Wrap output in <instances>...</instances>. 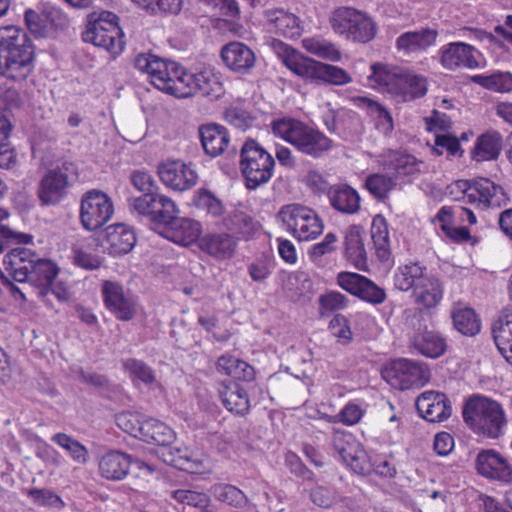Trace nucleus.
Here are the masks:
<instances>
[{"mask_svg": "<svg viewBox=\"0 0 512 512\" xmlns=\"http://www.w3.org/2000/svg\"><path fill=\"white\" fill-rule=\"evenodd\" d=\"M194 83L195 94L200 93L203 96L217 99L224 93L219 77L210 69L195 73Z\"/></svg>", "mask_w": 512, "mask_h": 512, "instance_id": "09e8293b", "label": "nucleus"}, {"mask_svg": "<svg viewBox=\"0 0 512 512\" xmlns=\"http://www.w3.org/2000/svg\"><path fill=\"white\" fill-rule=\"evenodd\" d=\"M236 242L228 234H208L201 238L200 248L216 258L232 256Z\"/></svg>", "mask_w": 512, "mask_h": 512, "instance_id": "79ce46f5", "label": "nucleus"}, {"mask_svg": "<svg viewBox=\"0 0 512 512\" xmlns=\"http://www.w3.org/2000/svg\"><path fill=\"white\" fill-rule=\"evenodd\" d=\"M400 185L390 173H374L365 180V187L378 200L388 198L390 192Z\"/></svg>", "mask_w": 512, "mask_h": 512, "instance_id": "8fccbe9b", "label": "nucleus"}, {"mask_svg": "<svg viewBox=\"0 0 512 512\" xmlns=\"http://www.w3.org/2000/svg\"><path fill=\"white\" fill-rule=\"evenodd\" d=\"M147 417L134 412H121L116 415V423L120 429L124 432L141 438L142 427H144V421Z\"/></svg>", "mask_w": 512, "mask_h": 512, "instance_id": "4d7b16f0", "label": "nucleus"}, {"mask_svg": "<svg viewBox=\"0 0 512 512\" xmlns=\"http://www.w3.org/2000/svg\"><path fill=\"white\" fill-rule=\"evenodd\" d=\"M302 46L310 54L331 62H339L342 58L340 50L332 42L321 37L304 38Z\"/></svg>", "mask_w": 512, "mask_h": 512, "instance_id": "de8ad7c7", "label": "nucleus"}, {"mask_svg": "<svg viewBox=\"0 0 512 512\" xmlns=\"http://www.w3.org/2000/svg\"><path fill=\"white\" fill-rule=\"evenodd\" d=\"M330 445L339 459L357 474L369 472L370 465L366 461V453L352 433L334 428Z\"/></svg>", "mask_w": 512, "mask_h": 512, "instance_id": "2eb2a0df", "label": "nucleus"}, {"mask_svg": "<svg viewBox=\"0 0 512 512\" xmlns=\"http://www.w3.org/2000/svg\"><path fill=\"white\" fill-rule=\"evenodd\" d=\"M363 410L362 408L353 403L349 402L346 404L338 414L333 415L329 418L330 423H338L341 422L347 426H353L360 422L361 418L363 417Z\"/></svg>", "mask_w": 512, "mask_h": 512, "instance_id": "e2e57ef3", "label": "nucleus"}, {"mask_svg": "<svg viewBox=\"0 0 512 512\" xmlns=\"http://www.w3.org/2000/svg\"><path fill=\"white\" fill-rule=\"evenodd\" d=\"M316 82L341 86L352 82V78L346 70L338 66L320 62Z\"/></svg>", "mask_w": 512, "mask_h": 512, "instance_id": "5fc2aeb1", "label": "nucleus"}, {"mask_svg": "<svg viewBox=\"0 0 512 512\" xmlns=\"http://www.w3.org/2000/svg\"><path fill=\"white\" fill-rule=\"evenodd\" d=\"M129 207L133 214L164 226L179 214L176 203L158 191L130 199Z\"/></svg>", "mask_w": 512, "mask_h": 512, "instance_id": "9b49d317", "label": "nucleus"}, {"mask_svg": "<svg viewBox=\"0 0 512 512\" xmlns=\"http://www.w3.org/2000/svg\"><path fill=\"white\" fill-rule=\"evenodd\" d=\"M337 284L345 291L372 304H381L386 299L384 289L367 277L353 272H340Z\"/></svg>", "mask_w": 512, "mask_h": 512, "instance_id": "f3484780", "label": "nucleus"}, {"mask_svg": "<svg viewBox=\"0 0 512 512\" xmlns=\"http://www.w3.org/2000/svg\"><path fill=\"white\" fill-rule=\"evenodd\" d=\"M240 167L248 189L267 183L275 167L274 158L258 142L247 140L240 151Z\"/></svg>", "mask_w": 512, "mask_h": 512, "instance_id": "9d476101", "label": "nucleus"}, {"mask_svg": "<svg viewBox=\"0 0 512 512\" xmlns=\"http://www.w3.org/2000/svg\"><path fill=\"white\" fill-rule=\"evenodd\" d=\"M134 63L140 72L150 77L157 89L178 98L195 94V73L187 72L177 63L166 62L152 54H140Z\"/></svg>", "mask_w": 512, "mask_h": 512, "instance_id": "f03ea898", "label": "nucleus"}, {"mask_svg": "<svg viewBox=\"0 0 512 512\" xmlns=\"http://www.w3.org/2000/svg\"><path fill=\"white\" fill-rule=\"evenodd\" d=\"M279 56L292 73L304 80L316 82L320 61L306 57L286 44L280 45Z\"/></svg>", "mask_w": 512, "mask_h": 512, "instance_id": "b1692460", "label": "nucleus"}, {"mask_svg": "<svg viewBox=\"0 0 512 512\" xmlns=\"http://www.w3.org/2000/svg\"><path fill=\"white\" fill-rule=\"evenodd\" d=\"M198 132L203 150L211 157L221 155L229 145V133L227 129L221 125H202L199 127Z\"/></svg>", "mask_w": 512, "mask_h": 512, "instance_id": "cd10ccee", "label": "nucleus"}, {"mask_svg": "<svg viewBox=\"0 0 512 512\" xmlns=\"http://www.w3.org/2000/svg\"><path fill=\"white\" fill-rule=\"evenodd\" d=\"M371 69V86L394 96L398 101H412L427 93V80L421 75L380 63L372 65Z\"/></svg>", "mask_w": 512, "mask_h": 512, "instance_id": "20e7f679", "label": "nucleus"}, {"mask_svg": "<svg viewBox=\"0 0 512 512\" xmlns=\"http://www.w3.org/2000/svg\"><path fill=\"white\" fill-rule=\"evenodd\" d=\"M502 144L503 141L500 133H485L477 139L472 151V157L478 162L496 160L500 155Z\"/></svg>", "mask_w": 512, "mask_h": 512, "instance_id": "ea45409f", "label": "nucleus"}, {"mask_svg": "<svg viewBox=\"0 0 512 512\" xmlns=\"http://www.w3.org/2000/svg\"><path fill=\"white\" fill-rule=\"evenodd\" d=\"M140 8L152 13L177 14L182 8L183 0H132Z\"/></svg>", "mask_w": 512, "mask_h": 512, "instance_id": "13d9d810", "label": "nucleus"}, {"mask_svg": "<svg viewBox=\"0 0 512 512\" xmlns=\"http://www.w3.org/2000/svg\"><path fill=\"white\" fill-rule=\"evenodd\" d=\"M82 38L84 42L103 48L114 57L122 53L125 45L118 16L106 10L93 12L88 16Z\"/></svg>", "mask_w": 512, "mask_h": 512, "instance_id": "0eeeda50", "label": "nucleus"}, {"mask_svg": "<svg viewBox=\"0 0 512 512\" xmlns=\"http://www.w3.org/2000/svg\"><path fill=\"white\" fill-rule=\"evenodd\" d=\"M475 466L477 472L488 479L512 482V466L499 452L488 449L478 453Z\"/></svg>", "mask_w": 512, "mask_h": 512, "instance_id": "412c9836", "label": "nucleus"}, {"mask_svg": "<svg viewBox=\"0 0 512 512\" xmlns=\"http://www.w3.org/2000/svg\"><path fill=\"white\" fill-rule=\"evenodd\" d=\"M172 496L180 503L200 508L203 510V512H209L208 506L210 503V498L203 492L178 489L173 491Z\"/></svg>", "mask_w": 512, "mask_h": 512, "instance_id": "680f3d73", "label": "nucleus"}, {"mask_svg": "<svg viewBox=\"0 0 512 512\" xmlns=\"http://www.w3.org/2000/svg\"><path fill=\"white\" fill-rule=\"evenodd\" d=\"M371 238L373 240L377 257L386 261L390 256V239L388 224L383 216L373 218L371 225Z\"/></svg>", "mask_w": 512, "mask_h": 512, "instance_id": "a18cd8bd", "label": "nucleus"}, {"mask_svg": "<svg viewBox=\"0 0 512 512\" xmlns=\"http://www.w3.org/2000/svg\"><path fill=\"white\" fill-rule=\"evenodd\" d=\"M344 255L358 269L366 266V250L363 244L362 230L359 226H350L344 237Z\"/></svg>", "mask_w": 512, "mask_h": 512, "instance_id": "f704fd0d", "label": "nucleus"}, {"mask_svg": "<svg viewBox=\"0 0 512 512\" xmlns=\"http://www.w3.org/2000/svg\"><path fill=\"white\" fill-rule=\"evenodd\" d=\"M318 302L319 312L322 316H325L332 312L345 309L349 301L344 294L338 291H329L320 295Z\"/></svg>", "mask_w": 512, "mask_h": 512, "instance_id": "bf43d9fd", "label": "nucleus"}, {"mask_svg": "<svg viewBox=\"0 0 512 512\" xmlns=\"http://www.w3.org/2000/svg\"><path fill=\"white\" fill-rule=\"evenodd\" d=\"M51 441L66 450L70 457L78 464H85L88 461V450L78 440L65 433H56Z\"/></svg>", "mask_w": 512, "mask_h": 512, "instance_id": "603ef678", "label": "nucleus"}, {"mask_svg": "<svg viewBox=\"0 0 512 512\" xmlns=\"http://www.w3.org/2000/svg\"><path fill=\"white\" fill-rule=\"evenodd\" d=\"M123 367L129 373L135 385L138 381L148 387L159 385L153 369L143 361L129 358L123 361Z\"/></svg>", "mask_w": 512, "mask_h": 512, "instance_id": "3c124183", "label": "nucleus"}, {"mask_svg": "<svg viewBox=\"0 0 512 512\" xmlns=\"http://www.w3.org/2000/svg\"><path fill=\"white\" fill-rule=\"evenodd\" d=\"M329 330L342 344H348L352 340L349 321L341 314H337L331 319L329 323Z\"/></svg>", "mask_w": 512, "mask_h": 512, "instance_id": "69168bd1", "label": "nucleus"}, {"mask_svg": "<svg viewBox=\"0 0 512 512\" xmlns=\"http://www.w3.org/2000/svg\"><path fill=\"white\" fill-rule=\"evenodd\" d=\"M226 226L232 232L248 238L256 230L257 224L249 215L243 212H234L227 219Z\"/></svg>", "mask_w": 512, "mask_h": 512, "instance_id": "052dcab7", "label": "nucleus"}, {"mask_svg": "<svg viewBox=\"0 0 512 512\" xmlns=\"http://www.w3.org/2000/svg\"><path fill=\"white\" fill-rule=\"evenodd\" d=\"M454 327L463 335L474 336L481 328L480 320L472 308L457 305L452 311Z\"/></svg>", "mask_w": 512, "mask_h": 512, "instance_id": "c03bdc74", "label": "nucleus"}, {"mask_svg": "<svg viewBox=\"0 0 512 512\" xmlns=\"http://www.w3.org/2000/svg\"><path fill=\"white\" fill-rule=\"evenodd\" d=\"M161 457L166 464L191 473L200 472L203 468L204 460L202 456L196 455L187 449H176L173 452L171 449L164 448L161 450Z\"/></svg>", "mask_w": 512, "mask_h": 512, "instance_id": "4c0bfd02", "label": "nucleus"}, {"mask_svg": "<svg viewBox=\"0 0 512 512\" xmlns=\"http://www.w3.org/2000/svg\"><path fill=\"white\" fill-rule=\"evenodd\" d=\"M271 130L275 137L284 140L298 152L314 159L320 158L334 146L333 140L318 128L292 117L273 120Z\"/></svg>", "mask_w": 512, "mask_h": 512, "instance_id": "7ed1b4c3", "label": "nucleus"}, {"mask_svg": "<svg viewBox=\"0 0 512 512\" xmlns=\"http://www.w3.org/2000/svg\"><path fill=\"white\" fill-rule=\"evenodd\" d=\"M175 438L176 434L173 429L164 422L148 417L144 421L140 438L143 441L165 447L173 443Z\"/></svg>", "mask_w": 512, "mask_h": 512, "instance_id": "a19ab883", "label": "nucleus"}, {"mask_svg": "<svg viewBox=\"0 0 512 512\" xmlns=\"http://www.w3.org/2000/svg\"><path fill=\"white\" fill-rule=\"evenodd\" d=\"M271 30L279 35L293 38L301 33L300 19L284 9H269L265 12Z\"/></svg>", "mask_w": 512, "mask_h": 512, "instance_id": "2f4dec72", "label": "nucleus"}, {"mask_svg": "<svg viewBox=\"0 0 512 512\" xmlns=\"http://www.w3.org/2000/svg\"><path fill=\"white\" fill-rule=\"evenodd\" d=\"M162 183L177 191H185L196 185L198 175L191 165L180 160L167 161L158 167Z\"/></svg>", "mask_w": 512, "mask_h": 512, "instance_id": "6ab92c4d", "label": "nucleus"}, {"mask_svg": "<svg viewBox=\"0 0 512 512\" xmlns=\"http://www.w3.org/2000/svg\"><path fill=\"white\" fill-rule=\"evenodd\" d=\"M433 151L442 155L446 151L449 155L456 156L461 155V147L459 140L449 134H443L436 136L435 147Z\"/></svg>", "mask_w": 512, "mask_h": 512, "instance_id": "774afa93", "label": "nucleus"}, {"mask_svg": "<svg viewBox=\"0 0 512 512\" xmlns=\"http://www.w3.org/2000/svg\"><path fill=\"white\" fill-rule=\"evenodd\" d=\"M102 294L106 307L118 320L129 321L134 318L137 312L136 302L125 295L121 285L105 281L102 285Z\"/></svg>", "mask_w": 512, "mask_h": 512, "instance_id": "aec40b11", "label": "nucleus"}, {"mask_svg": "<svg viewBox=\"0 0 512 512\" xmlns=\"http://www.w3.org/2000/svg\"><path fill=\"white\" fill-rule=\"evenodd\" d=\"M413 345L422 355L437 358L445 351V342L436 332L423 331L413 338Z\"/></svg>", "mask_w": 512, "mask_h": 512, "instance_id": "49530a36", "label": "nucleus"}, {"mask_svg": "<svg viewBox=\"0 0 512 512\" xmlns=\"http://www.w3.org/2000/svg\"><path fill=\"white\" fill-rule=\"evenodd\" d=\"M416 408L420 415L431 423L443 422L452 413V407L447 396L442 392L425 391L416 399Z\"/></svg>", "mask_w": 512, "mask_h": 512, "instance_id": "4be33fe9", "label": "nucleus"}, {"mask_svg": "<svg viewBox=\"0 0 512 512\" xmlns=\"http://www.w3.org/2000/svg\"><path fill=\"white\" fill-rule=\"evenodd\" d=\"M379 163L399 184L410 183L421 173L423 162L400 150H386L379 155Z\"/></svg>", "mask_w": 512, "mask_h": 512, "instance_id": "dca6fc26", "label": "nucleus"}, {"mask_svg": "<svg viewBox=\"0 0 512 512\" xmlns=\"http://www.w3.org/2000/svg\"><path fill=\"white\" fill-rule=\"evenodd\" d=\"M136 466L139 470H147L149 474L153 473L154 468L141 460H132L131 456L119 451H111L102 456L99 461V472L107 480L119 481L125 478L131 466Z\"/></svg>", "mask_w": 512, "mask_h": 512, "instance_id": "a211bd4d", "label": "nucleus"}, {"mask_svg": "<svg viewBox=\"0 0 512 512\" xmlns=\"http://www.w3.org/2000/svg\"><path fill=\"white\" fill-rule=\"evenodd\" d=\"M114 213L113 202L102 191L90 190L81 199L80 220L88 231H95L104 226Z\"/></svg>", "mask_w": 512, "mask_h": 512, "instance_id": "4468645a", "label": "nucleus"}, {"mask_svg": "<svg viewBox=\"0 0 512 512\" xmlns=\"http://www.w3.org/2000/svg\"><path fill=\"white\" fill-rule=\"evenodd\" d=\"M438 32L430 28L409 31L401 34L396 40V47L405 54L418 53L435 45Z\"/></svg>", "mask_w": 512, "mask_h": 512, "instance_id": "c85d7f7f", "label": "nucleus"}, {"mask_svg": "<svg viewBox=\"0 0 512 512\" xmlns=\"http://www.w3.org/2000/svg\"><path fill=\"white\" fill-rule=\"evenodd\" d=\"M36 253L24 247L9 251L3 258L5 271L17 282L28 280Z\"/></svg>", "mask_w": 512, "mask_h": 512, "instance_id": "a878e982", "label": "nucleus"}, {"mask_svg": "<svg viewBox=\"0 0 512 512\" xmlns=\"http://www.w3.org/2000/svg\"><path fill=\"white\" fill-rule=\"evenodd\" d=\"M34 48L28 34L9 25L0 27V75L13 80H25L34 69Z\"/></svg>", "mask_w": 512, "mask_h": 512, "instance_id": "f257e3e1", "label": "nucleus"}, {"mask_svg": "<svg viewBox=\"0 0 512 512\" xmlns=\"http://www.w3.org/2000/svg\"><path fill=\"white\" fill-rule=\"evenodd\" d=\"M106 242L110 254H127L136 244V235L131 227L115 224L106 229Z\"/></svg>", "mask_w": 512, "mask_h": 512, "instance_id": "c756f323", "label": "nucleus"}, {"mask_svg": "<svg viewBox=\"0 0 512 512\" xmlns=\"http://www.w3.org/2000/svg\"><path fill=\"white\" fill-rule=\"evenodd\" d=\"M367 109L375 121L376 128L383 134H389L394 129L393 118L390 112L380 103L367 99Z\"/></svg>", "mask_w": 512, "mask_h": 512, "instance_id": "6e6d98bb", "label": "nucleus"}, {"mask_svg": "<svg viewBox=\"0 0 512 512\" xmlns=\"http://www.w3.org/2000/svg\"><path fill=\"white\" fill-rule=\"evenodd\" d=\"M225 65L232 71L245 74L255 65L256 56L252 49L241 42H230L221 50Z\"/></svg>", "mask_w": 512, "mask_h": 512, "instance_id": "bb28decb", "label": "nucleus"}, {"mask_svg": "<svg viewBox=\"0 0 512 512\" xmlns=\"http://www.w3.org/2000/svg\"><path fill=\"white\" fill-rule=\"evenodd\" d=\"M382 377L393 388L406 390L424 385L429 380L430 372L425 364L397 359L382 370Z\"/></svg>", "mask_w": 512, "mask_h": 512, "instance_id": "f8f14e48", "label": "nucleus"}, {"mask_svg": "<svg viewBox=\"0 0 512 512\" xmlns=\"http://www.w3.org/2000/svg\"><path fill=\"white\" fill-rule=\"evenodd\" d=\"M58 274V267L51 260L40 258L37 254L34 259L33 267L27 281L32 282L37 287V295L46 297L48 295V286L52 285Z\"/></svg>", "mask_w": 512, "mask_h": 512, "instance_id": "72a5a7b5", "label": "nucleus"}, {"mask_svg": "<svg viewBox=\"0 0 512 512\" xmlns=\"http://www.w3.org/2000/svg\"><path fill=\"white\" fill-rule=\"evenodd\" d=\"M441 64L450 70L456 68L474 69L479 66V52L464 42H452L440 49Z\"/></svg>", "mask_w": 512, "mask_h": 512, "instance_id": "5701e85b", "label": "nucleus"}, {"mask_svg": "<svg viewBox=\"0 0 512 512\" xmlns=\"http://www.w3.org/2000/svg\"><path fill=\"white\" fill-rule=\"evenodd\" d=\"M394 285L400 291L413 290L414 300L425 308L437 306L443 298V284L419 262L401 265L394 273Z\"/></svg>", "mask_w": 512, "mask_h": 512, "instance_id": "39448f33", "label": "nucleus"}, {"mask_svg": "<svg viewBox=\"0 0 512 512\" xmlns=\"http://www.w3.org/2000/svg\"><path fill=\"white\" fill-rule=\"evenodd\" d=\"M68 176L61 168L49 170L40 180L38 197L42 205H56L66 194Z\"/></svg>", "mask_w": 512, "mask_h": 512, "instance_id": "393cba45", "label": "nucleus"}, {"mask_svg": "<svg viewBox=\"0 0 512 512\" xmlns=\"http://www.w3.org/2000/svg\"><path fill=\"white\" fill-rule=\"evenodd\" d=\"M278 218L285 231L299 242L313 241L324 231L321 217L306 205L298 203L284 205L278 212Z\"/></svg>", "mask_w": 512, "mask_h": 512, "instance_id": "6e6552de", "label": "nucleus"}, {"mask_svg": "<svg viewBox=\"0 0 512 512\" xmlns=\"http://www.w3.org/2000/svg\"><path fill=\"white\" fill-rule=\"evenodd\" d=\"M312 502L321 507L329 508L337 502V494L334 489L326 486H317L310 492Z\"/></svg>", "mask_w": 512, "mask_h": 512, "instance_id": "338daca9", "label": "nucleus"}, {"mask_svg": "<svg viewBox=\"0 0 512 512\" xmlns=\"http://www.w3.org/2000/svg\"><path fill=\"white\" fill-rule=\"evenodd\" d=\"M216 370L220 374L240 381L250 382L255 378V370L251 365L229 354L218 358Z\"/></svg>", "mask_w": 512, "mask_h": 512, "instance_id": "e433bc0d", "label": "nucleus"}, {"mask_svg": "<svg viewBox=\"0 0 512 512\" xmlns=\"http://www.w3.org/2000/svg\"><path fill=\"white\" fill-rule=\"evenodd\" d=\"M329 23L336 34L353 42L368 43L377 33L375 21L366 12L348 6L335 9Z\"/></svg>", "mask_w": 512, "mask_h": 512, "instance_id": "1a4fd4ad", "label": "nucleus"}, {"mask_svg": "<svg viewBox=\"0 0 512 512\" xmlns=\"http://www.w3.org/2000/svg\"><path fill=\"white\" fill-rule=\"evenodd\" d=\"M166 237L182 246H188L196 241L201 233L199 222L176 216L173 221L165 225Z\"/></svg>", "mask_w": 512, "mask_h": 512, "instance_id": "7c9ffc66", "label": "nucleus"}, {"mask_svg": "<svg viewBox=\"0 0 512 512\" xmlns=\"http://www.w3.org/2000/svg\"><path fill=\"white\" fill-rule=\"evenodd\" d=\"M492 333L499 352L512 365V313L501 316L493 324Z\"/></svg>", "mask_w": 512, "mask_h": 512, "instance_id": "58836bf2", "label": "nucleus"}, {"mask_svg": "<svg viewBox=\"0 0 512 512\" xmlns=\"http://www.w3.org/2000/svg\"><path fill=\"white\" fill-rule=\"evenodd\" d=\"M223 405L232 413L246 414L250 409V401L246 391L237 383L224 384L219 389Z\"/></svg>", "mask_w": 512, "mask_h": 512, "instance_id": "c9c22d12", "label": "nucleus"}, {"mask_svg": "<svg viewBox=\"0 0 512 512\" xmlns=\"http://www.w3.org/2000/svg\"><path fill=\"white\" fill-rule=\"evenodd\" d=\"M462 415L464 422L475 433L490 439L503 435L507 426V416L502 404L480 394L467 399Z\"/></svg>", "mask_w": 512, "mask_h": 512, "instance_id": "423d86ee", "label": "nucleus"}, {"mask_svg": "<svg viewBox=\"0 0 512 512\" xmlns=\"http://www.w3.org/2000/svg\"><path fill=\"white\" fill-rule=\"evenodd\" d=\"M210 492L217 501L235 509H244L249 504V498L247 495L241 489L232 484H214L211 487Z\"/></svg>", "mask_w": 512, "mask_h": 512, "instance_id": "37998d69", "label": "nucleus"}, {"mask_svg": "<svg viewBox=\"0 0 512 512\" xmlns=\"http://www.w3.org/2000/svg\"><path fill=\"white\" fill-rule=\"evenodd\" d=\"M473 81L486 89L496 92L512 91V74L509 72H497L491 75H476Z\"/></svg>", "mask_w": 512, "mask_h": 512, "instance_id": "864d4df0", "label": "nucleus"}, {"mask_svg": "<svg viewBox=\"0 0 512 512\" xmlns=\"http://www.w3.org/2000/svg\"><path fill=\"white\" fill-rule=\"evenodd\" d=\"M330 205L340 213L355 214L360 209L361 198L358 192L349 185H334L329 189Z\"/></svg>", "mask_w": 512, "mask_h": 512, "instance_id": "473e14b6", "label": "nucleus"}, {"mask_svg": "<svg viewBox=\"0 0 512 512\" xmlns=\"http://www.w3.org/2000/svg\"><path fill=\"white\" fill-rule=\"evenodd\" d=\"M225 120L240 130H246L252 126L255 118L247 110L235 106L225 111Z\"/></svg>", "mask_w": 512, "mask_h": 512, "instance_id": "0e129e2a", "label": "nucleus"}, {"mask_svg": "<svg viewBox=\"0 0 512 512\" xmlns=\"http://www.w3.org/2000/svg\"><path fill=\"white\" fill-rule=\"evenodd\" d=\"M457 186L462 190L467 202L482 209L501 207L508 201L504 189L488 178H478L473 181L460 180Z\"/></svg>", "mask_w": 512, "mask_h": 512, "instance_id": "ddd939ff", "label": "nucleus"}]
</instances>
